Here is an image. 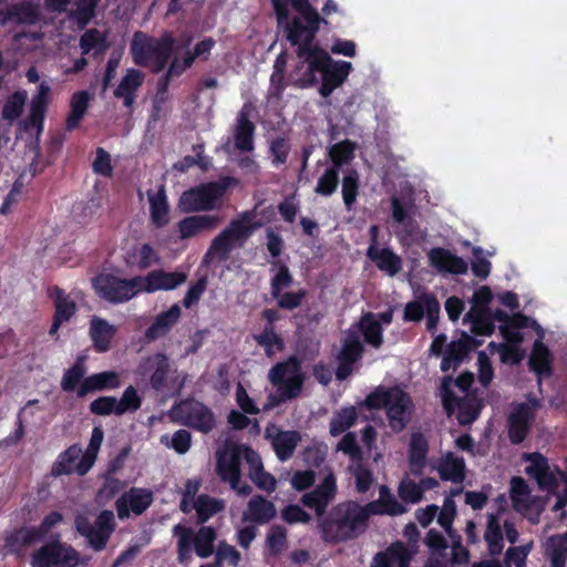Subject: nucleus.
I'll list each match as a JSON object with an SVG mask.
<instances>
[{
    "instance_id": "nucleus-1",
    "label": "nucleus",
    "mask_w": 567,
    "mask_h": 567,
    "mask_svg": "<svg viewBox=\"0 0 567 567\" xmlns=\"http://www.w3.org/2000/svg\"><path fill=\"white\" fill-rule=\"evenodd\" d=\"M368 527L369 516L365 507L357 501L341 502L318 519L321 539L333 545L358 538Z\"/></svg>"
},
{
    "instance_id": "nucleus-2",
    "label": "nucleus",
    "mask_w": 567,
    "mask_h": 567,
    "mask_svg": "<svg viewBox=\"0 0 567 567\" xmlns=\"http://www.w3.org/2000/svg\"><path fill=\"white\" fill-rule=\"evenodd\" d=\"M307 64V69L297 80L299 87H312L318 84L317 73H321V84L319 94L322 97H329L332 92L343 84L352 70V64L348 61H333L326 50L317 51L315 55L306 61H300L296 66L301 71Z\"/></svg>"
},
{
    "instance_id": "nucleus-3",
    "label": "nucleus",
    "mask_w": 567,
    "mask_h": 567,
    "mask_svg": "<svg viewBox=\"0 0 567 567\" xmlns=\"http://www.w3.org/2000/svg\"><path fill=\"white\" fill-rule=\"evenodd\" d=\"M174 44L175 40L168 32L161 38H154L136 31L131 42L133 62L157 74L168 64L174 53Z\"/></svg>"
},
{
    "instance_id": "nucleus-4",
    "label": "nucleus",
    "mask_w": 567,
    "mask_h": 567,
    "mask_svg": "<svg viewBox=\"0 0 567 567\" xmlns=\"http://www.w3.org/2000/svg\"><path fill=\"white\" fill-rule=\"evenodd\" d=\"M252 218L251 213L245 212L240 217L231 219L228 226L212 240L204 255V264L208 265L216 258L220 262L227 261L235 248H243L258 226L252 223Z\"/></svg>"
},
{
    "instance_id": "nucleus-5",
    "label": "nucleus",
    "mask_w": 567,
    "mask_h": 567,
    "mask_svg": "<svg viewBox=\"0 0 567 567\" xmlns=\"http://www.w3.org/2000/svg\"><path fill=\"white\" fill-rule=\"evenodd\" d=\"M176 537V554L179 564L187 565L192 560V554L200 558L210 557L216 548L217 530L213 526H200L197 532L189 526L176 524L172 529Z\"/></svg>"
},
{
    "instance_id": "nucleus-6",
    "label": "nucleus",
    "mask_w": 567,
    "mask_h": 567,
    "mask_svg": "<svg viewBox=\"0 0 567 567\" xmlns=\"http://www.w3.org/2000/svg\"><path fill=\"white\" fill-rule=\"evenodd\" d=\"M328 24V20L321 17H293L281 28L286 33L287 41L297 47L296 54L301 61H306L322 50L315 43L320 24Z\"/></svg>"
},
{
    "instance_id": "nucleus-7",
    "label": "nucleus",
    "mask_w": 567,
    "mask_h": 567,
    "mask_svg": "<svg viewBox=\"0 0 567 567\" xmlns=\"http://www.w3.org/2000/svg\"><path fill=\"white\" fill-rule=\"evenodd\" d=\"M90 557H82L81 554L70 544L55 535L31 555L32 567H79L86 566Z\"/></svg>"
},
{
    "instance_id": "nucleus-8",
    "label": "nucleus",
    "mask_w": 567,
    "mask_h": 567,
    "mask_svg": "<svg viewBox=\"0 0 567 567\" xmlns=\"http://www.w3.org/2000/svg\"><path fill=\"white\" fill-rule=\"evenodd\" d=\"M234 181L233 177H225L220 181L204 183L183 192L178 199L179 210L188 214L214 209L217 200L224 196Z\"/></svg>"
},
{
    "instance_id": "nucleus-9",
    "label": "nucleus",
    "mask_w": 567,
    "mask_h": 567,
    "mask_svg": "<svg viewBox=\"0 0 567 567\" xmlns=\"http://www.w3.org/2000/svg\"><path fill=\"white\" fill-rule=\"evenodd\" d=\"M96 295L113 305L124 303L141 291V276L130 279L112 274H100L92 279Z\"/></svg>"
},
{
    "instance_id": "nucleus-10",
    "label": "nucleus",
    "mask_w": 567,
    "mask_h": 567,
    "mask_svg": "<svg viewBox=\"0 0 567 567\" xmlns=\"http://www.w3.org/2000/svg\"><path fill=\"white\" fill-rule=\"evenodd\" d=\"M181 424L203 434L210 433L216 426V416L212 409L197 400L181 401L173 408Z\"/></svg>"
},
{
    "instance_id": "nucleus-11",
    "label": "nucleus",
    "mask_w": 567,
    "mask_h": 567,
    "mask_svg": "<svg viewBox=\"0 0 567 567\" xmlns=\"http://www.w3.org/2000/svg\"><path fill=\"white\" fill-rule=\"evenodd\" d=\"M453 378L447 375L442 379L441 399L442 405L447 415L457 409V421L462 425L473 423L480 414L477 405L472 400L460 399L452 390Z\"/></svg>"
},
{
    "instance_id": "nucleus-12",
    "label": "nucleus",
    "mask_w": 567,
    "mask_h": 567,
    "mask_svg": "<svg viewBox=\"0 0 567 567\" xmlns=\"http://www.w3.org/2000/svg\"><path fill=\"white\" fill-rule=\"evenodd\" d=\"M414 409L412 398L400 386H392V394L385 410L389 425L395 433L402 432L411 421Z\"/></svg>"
},
{
    "instance_id": "nucleus-13",
    "label": "nucleus",
    "mask_w": 567,
    "mask_h": 567,
    "mask_svg": "<svg viewBox=\"0 0 567 567\" xmlns=\"http://www.w3.org/2000/svg\"><path fill=\"white\" fill-rule=\"evenodd\" d=\"M363 352L364 347L358 332L349 330L346 338L342 340L341 349L337 355V380L343 381L353 373L354 364L361 360Z\"/></svg>"
},
{
    "instance_id": "nucleus-14",
    "label": "nucleus",
    "mask_w": 567,
    "mask_h": 567,
    "mask_svg": "<svg viewBox=\"0 0 567 567\" xmlns=\"http://www.w3.org/2000/svg\"><path fill=\"white\" fill-rule=\"evenodd\" d=\"M265 439L270 442L271 447L280 462L292 457L296 447L301 441V434L295 430H282L275 423H269L265 429Z\"/></svg>"
},
{
    "instance_id": "nucleus-15",
    "label": "nucleus",
    "mask_w": 567,
    "mask_h": 567,
    "mask_svg": "<svg viewBox=\"0 0 567 567\" xmlns=\"http://www.w3.org/2000/svg\"><path fill=\"white\" fill-rule=\"evenodd\" d=\"M154 502L153 492L148 488L131 487L115 502L117 516L121 520L127 519L131 512L140 516L142 515Z\"/></svg>"
},
{
    "instance_id": "nucleus-16",
    "label": "nucleus",
    "mask_w": 567,
    "mask_h": 567,
    "mask_svg": "<svg viewBox=\"0 0 567 567\" xmlns=\"http://www.w3.org/2000/svg\"><path fill=\"white\" fill-rule=\"evenodd\" d=\"M336 477L332 473H329L313 491L305 493L301 496L300 502L303 506L313 509L316 515L321 518L327 514V508L336 497Z\"/></svg>"
},
{
    "instance_id": "nucleus-17",
    "label": "nucleus",
    "mask_w": 567,
    "mask_h": 567,
    "mask_svg": "<svg viewBox=\"0 0 567 567\" xmlns=\"http://www.w3.org/2000/svg\"><path fill=\"white\" fill-rule=\"evenodd\" d=\"M524 458L529 462V465L525 467V473L536 481L542 491L555 493L558 481L550 471L547 457L539 452H534L525 454Z\"/></svg>"
},
{
    "instance_id": "nucleus-18",
    "label": "nucleus",
    "mask_w": 567,
    "mask_h": 567,
    "mask_svg": "<svg viewBox=\"0 0 567 567\" xmlns=\"http://www.w3.org/2000/svg\"><path fill=\"white\" fill-rule=\"evenodd\" d=\"M252 106L245 103L237 114L234 127V144L241 153H250L255 150L256 125L250 121Z\"/></svg>"
},
{
    "instance_id": "nucleus-19",
    "label": "nucleus",
    "mask_w": 567,
    "mask_h": 567,
    "mask_svg": "<svg viewBox=\"0 0 567 567\" xmlns=\"http://www.w3.org/2000/svg\"><path fill=\"white\" fill-rule=\"evenodd\" d=\"M187 280L182 271L152 270L145 277H141V291L153 293L155 291L174 290Z\"/></svg>"
},
{
    "instance_id": "nucleus-20",
    "label": "nucleus",
    "mask_w": 567,
    "mask_h": 567,
    "mask_svg": "<svg viewBox=\"0 0 567 567\" xmlns=\"http://www.w3.org/2000/svg\"><path fill=\"white\" fill-rule=\"evenodd\" d=\"M49 297L52 299L54 303V315L52 324L49 330V334L54 337L58 334L60 327L70 321L71 318L76 313L78 307L74 300L70 298L65 291L54 286L49 291Z\"/></svg>"
},
{
    "instance_id": "nucleus-21",
    "label": "nucleus",
    "mask_w": 567,
    "mask_h": 567,
    "mask_svg": "<svg viewBox=\"0 0 567 567\" xmlns=\"http://www.w3.org/2000/svg\"><path fill=\"white\" fill-rule=\"evenodd\" d=\"M430 265L440 274L465 275L467 262L460 256L443 247H434L429 254Z\"/></svg>"
},
{
    "instance_id": "nucleus-22",
    "label": "nucleus",
    "mask_w": 567,
    "mask_h": 567,
    "mask_svg": "<svg viewBox=\"0 0 567 567\" xmlns=\"http://www.w3.org/2000/svg\"><path fill=\"white\" fill-rule=\"evenodd\" d=\"M50 86L42 82L38 89L37 93L32 96L30 102V112L24 121V128H35L38 133H41L44 128V120L48 112V106L50 102Z\"/></svg>"
},
{
    "instance_id": "nucleus-23",
    "label": "nucleus",
    "mask_w": 567,
    "mask_h": 567,
    "mask_svg": "<svg viewBox=\"0 0 567 567\" xmlns=\"http://www.w3.org/2000/svg\"><path fill=\"white\" fill-rule=\"evenodd\" d=\"M535 417L524 404H516L507 417L508 439L512 444L518 445L525 441L530 432Z\"/></svg>"
},
{
    "instance_id": "nucleus-24",
    "label": "nucleus",
    "mask_w": 567,
    "mask_h": 567,
    "mask_svg": "<svg viewBox=\"0 0 567 567\" xmlns=\"http://www.w3.org/2000/svg\"><path fill=\"white\" fill-rule=\"evenodd\" d=\"M151 371L150 384L155 391H163L168 386V379L172 372V365L168 357L163 352H157L147 357L142 365Z\"/></svg>"
},
{
    "instance_id": "nucleus-25",
    "label": "nucleus",
    "mask_w": 567,
    "mask_h": 567,
    "mask_svg": "<svg viewBox=\"0 0 567 567\" xmlns=\"http://www.w3.org/2000/svg\"><path fill=\"white\" fill-rule=\"evenodd\" d=\"M121 386V377L116 371L107 370L87 375L78 389V398L90 393L115 390Z\"/></svg>"
},
{
    "instance_id": "nucleus-26",
    "label": "nucleus",
    "mask_w": 567,
    "mask_h": 567,
    "mask_svg": "<svg viewBox=\"0 0 567 567\" xmlns=\"http://www.w3.org/2000/svg\"><path fill=\"white\" fill-rule=\"evenodd\" d=\"M221 223L216 215H193L181 219L177 223L178 237L181 240L190 239L203 231L213 230Z\"/></svg>"
},
{
    "instance_id": "nucleus-27",
    "label": "nucleus",
    "mask_w": 567,
    "mask_h": 567,
    "mask_svg": "<svg viewBox=\"0 0 567 567\" xmlns=\"http://www.w3.org/2000/svg\"><path fill=\"white\" fill-rule=\"evenodd\" d=\"M145 75L141 70L134 68L127 69L125 75L113 92L114 96L123 100L124 106L131 110L135 103L137 91L143 85Z\"/></svg>"
},
{
    "instance_id": "nucleus-28",
    "label": "nucleus",
    "mask_w": 567,
    "mask_h": 567,
    "mask_svg": "<svg viewBox=\"0 0 567 567\" xmlns=\"http://www.w3.org/2000/svg\"><path fill=\"white\" fill-rule=\"evenodd\" d=\"M367 257L377 266L379 270L390 277H394L402 269V259L391 248L374 247L369 245Z\"/></svg>"
},
{
    "instance_id": "nucleus-29",
    "label": "nucleus",
    "mask_w": 567,
    "mask_h": 567,
    "mask_svg": "<svg viewBox=\"0 0 567 567\" xmlns=\"http://www.w3.org/2000/svg\"><path fill=\"white\" fill-rule=\"evenodd\" d=\"M182 310L178 303H174L166 311L158 313L151 326L145 331V338L155 341L165 337L172 328L178 322Z\"/></svg>"
},
{
    "instance_id": "nucleus-30",
    "label": "nucleus",
    "mask_w": 567,
    "mask_h": 567,
    "mask_svg": "<svg viewBox=\"0 0 567 567\" xmlns=\"http://www.w3.org/2000/svg\"><path fill=\"white\" fill-rule=\"evenodd\" d=\"M241 453L239 447L230 452L220 453L217 457L216 472L223 482H228L235 487L240 476Z\"/></svg>"
},
{
    "instance_id": "nucleus-31",
    "label": "nucleus",
    "mask_w": 567,
    "mask_h": 567,
    "mask_svg": "<svg viewBox=\"0 0 567 567\" xmlns=\"http://www.w3.org/2000/svg\"><path fill=\"white\" fill-rule=\"evenodd\" d=\"M40 542L34 526H22L6 536L4 548L9 554L21 556L27 547Z\"/></svg>"
},
{
    "instance_id": "nucleus-32",
    "label": "nucleus",
    "mask_w": 567,
    "mask_h": 567,
    "mask_svg": "<svg viewBox=\"0 0 567 567\" xmlns=\"http://www.w3.org/2000/svg\"><path fill=\"white\" fill-rule=\"evenodd\" d=\"M245 458L250 464L249 477L256 486L267 493L277 487L276 478L265 471L258 454L250 447L245 449Z\"/></svg>"
},
{
    "instance_id": "nucleus-33",
    "label": "nucleus",
    "mask_w": 567,
    "mask_h": 567,
    "mask_svg": "<svg viewBox=\"0 0 567 567\" xmlns=\"http://www.w3.org/2000/svg\"><path fill=\"white\" fill-rule=\"evenodd\" d=\"M429 442L423 433L414 432L411 435L409 445V464L411 473L420 476L426 465Z\"/></svg>"
},
{
    "instance_id": "nucleus-34",
    "label": "nucleus",
    "mask_w": 567,
    "mask_h": 567,
    "mask_svg": "<svg viewBox=\"0 0 567 567\" xmlns=\"http://www.w3.org/2000/svg\"><path fill=\"white\" fill-rule=\"evenodd\" d=\"M115 333L116 328L110 324L107 320L96 316L91 319L90 337L96 352L103 353L109 351Z\"/></svg>"
},
{
    "instance_id": "nucleus-35",
    "label": "nucleus",
    "mask_w": 567,
    "mask_h": 567,
    "mask_svg": "<svg viewBox=\"0 0 567 567\" xmlns=\"http://www.w3.org/2000/svg\"><path fill=\"white\" fill-rule=\"evenodd\" d=\"M275 504L261 495L252 496L247 505L244 519L256 524H267L276 517Z\"/></svg>"
},
{
    "instance_id": "nucleus-36",
    "label": "nucleus",
    "mask_w": 567,
    "mask_h": 567,
    "mask_svg": "<svg viewBox=\"0 0 567 567\" xmlns=\"http://www.w3.org/2000/svg\"><path fill=\"white\" fill-rule=\"evenodd\" d=\"M151 221L156 228L165 227L169 221V205L165 186L161 185L156 193L148 190Z\"/></svg>"
},
{
    "instance_id": "nucleus-37",
    "label": "nucleus",
    "mask_w": 567,
    "mask_h": 567,
    "mask_svg": "<svg viewBox=\"0 0 567 567\" xmlns=\"http://www.w3.org/2000/svg\"><path fill=\"white\" fill-rule=\"evenodd\" d=\"M442 481L461 484L465 478V462L453 452H447L436 467Z\"/></svg>"
},
{
    "instance_id": "nucleus-38",
    "label": "nucleus",
    "mask_w": 567,
    "mask_h": 567,
    "mask_svg": "<svg viewBox=\"0 0 567 567\" xmlns=\"http://www.w3.org/2000/svg\"><path fill=\"white\" fill-rule=\"evenodd\" d=\"M544 555L550 561V567H566L567 532L549 536L544 544Z\"/></svg>"
},
{
    "instance_id": "nucleus-39",
    "label": "nucleus",
    "mask_w": 567,
    "mask_h": 567,
    "mask_svg": "<svg viewBox=\"0 0 567 567\" xmlns=\"http://www.w3.org/2000/svg\"><path fill=\"white\" fill-rule=\"evenodd\" d=\"M159 260L156 251L150 244L135 245L126 251L125 264L146 270Z\"/></svg>"
},
{
    "instance_id": "nucleus-40",
    "label": "nucleus",
    "mask_w": 567,
    "mask_h": 567,
    "mask_svg": "<svg viewBox=\"0 0 567 567\" xmlns=\"http://www.w3.org/2000/svg\"><path fill=\"white\" fill-rule=\"evenodd\" d=\"M90 94L86 91L75 92L70 100V112L65 121L66 131L75 130L83 120L89 107Z\"/></svg>"
},
{
    "instance_id": "nucleus-41",
    "label": "nucleus",
    "mask_w": 567,
    "mask_h": 567,
    "mask_svg": "<svg viewBox=\"0 0 567 567\" xmlns=\"http://www.w3.org/2000/svg\"><path fill=\"white\" fill-rule=\"evenodd\" d=\"M369 518L377 515L400 516L408 512V506L400 503L394 495L385 499H377L364 505Z\"/></svg>"
},
{
    "instance_id": "nucleus-42",
    "label": "nucleus",
    "mask_w": 567,
    "mask_h": 567,
    "mask_svg": "<svg viewBox=\"0 0 567 567\" xmlns=\"http://www.w3.org/2000/svg\"><path fill=\"white\" fill-rule=\"evenodd\" d=\"M509 497L513 507L517 512H526L530 508L533 497L530 495V488L526 481L520 476H514L511 480Z\"/></svg>"
},
{
    "instance_id": "nucleus-43",
    "label": "nucleus",
    "mask_w": 567,
    "mask_h": 567,
    "mask_svg": "<svg viewBox=\"0 0 567 567\" xmlns=\"http://www.w3.org/2000/svg\"><path fill=\"white\" fill-rule=\"evenodd\" d=\"M81 453L82 450L76 444L69 446L65 451L60 453L56 461L52 465V476L59 477L73 473L76 470L75 462L79 460Z\"/></svg>"
},
{
    "instance_id": "nucleus-44",
    "label": "nucleus",
    "mask_w": 567,
    "mask_h": 567,
    "mask_svg": "<svg viewBox=\"0 0 567 567\" xmlns=\"http://www.w3.org/2000/svg\"><path fill=\"white\" fill-rule=\"evenodd\" d=\"M358 421V411L353 405L343 406L338 410L330 421L329 432L331 436H338L347 432Z\"/></svg>"
},
{
    "instance_id": "nucleus-45",
    "label": "nucleus",
    "mask_w": 567,
    "mask_h": 567,
    "mask_svg": "<svg viewBox=\"0 0 567 567\" xmlns=\"http://www.w3.org/2000/svg\"><path fill=\"white\" fill-rule=\"evenodd\" d=\"M197 513V523L205 524L210 517L221 512L225 508L223 499L214 498L207 494L197 496L194 503Z\"/></svg>"
},
{
    "instance_id": "nucleus-46",
    "label": "nucleus",
    "mask_w": 567,
    "mask_h": 567,
    "mask_svg": "<svg viewBox=\"0 0 567 567\" xmlns=\"http://www.w3.org/2000/svg\"><path fill=\"white\" fill-rule=\"evenodd\" d=\"M86 367L83 357H79L75 362L66 369L61 380V389L64 392L78 391L82 381L86 378Z\"/></svg>"
},
{
    "instance_id": "nucleus-47",
    "label": "nucleus",
    "mask_w": 567,
    "mask_h": 567,
    "mask_svg": "<svg viewBox=\"0 0 567 567\" xmlns=\"http://www.w3.org/2000/svg\"><path fill=\"white\" fill-rule=\"evenodd\" d=\"M359 329L364 337V341L375 349H379L383 343L382 327L377 321L371 312L365 313L360 322Z\"/></svg>"
},
{
    "instance_id": "nucleus-48",
    "label": "nucleus",
    "mask_w": 567,
    "mask_h": 567,
    "mask_svg": "<svg viewBox=\"0 0 567 567\" xmlns=\"http://www.w3.org/2000/svg\"><path fill=\"white\" fill-rule=\"evenodd\" d=\"M301 361L296 355H290L288 359L277 362L269 370V381L271 384H280L288 377L300 372Z\"/></svg>"
},
{
    "instance_id": "nucleus-49",
    "label": "nucleus",
    "mask_w": 567,
    "mask_h": 567,
    "mask_svg": "<svg viewBox=\"0 0 567 567\" xmlns=\"http://www.w3.org/2000/svg\"><path fill=\"white\" fill-rule=\"evenodd\" d=\"M528 364L530 370L538 374L550 372L551 354L543 341L536 340L534 342Z\"/></svg>"
},
{
    "instance_id": "nucleus-50",
    "label": "nucleus",
    "mask_w": 567,
    "mask_h": 567,
    "mask_svg": "<svg viewBox=\"0 0 567 567\" xmlns=\"http://www.w3.org/2000/svg\"><path fill=\"white\" fill-rule=\"evenodd\" d=\"M28 94L25 91L13 92L6 101L2 107V118L9 122L18 120L24 109Z\"/></svg>"
},
{
    "instance_id": "nucleus-51",
    "label": "nucleus",
    "mask_w": 567,
    "mask_h": 567,
    "mask_svg": "<svg viewBox=\"0 0 567 567\" xmlns=\"http://www.w3.org/2000/svg\"><path fill=\"white\" fill-rule=\"evenodd\" d=\"M291 151V143L287 136L279 135L274 137L269 143V154L271 165L279 167L286 164L289 153Z\"/></svg>"
},
{
    "instance_id": "nucleus-52",
    "label": "nucleus",
    "mask_w": 567,
    "mask_h": 567,
    "mask_svg": "<svg viewBox=\"0 0 567 567\" xmlns=\"http://www.w3.org/2000/svg\"><path fill=\"white\" fill-rule=\"evenodd\" d=\"M254 340L264 348L268 358H272L276 350L282 351L285 349L284 339L275 330H262L260 333L254 334Z\"/></svg>"
},
{
    "instance_id": "nucleus-53",
    "label": "nucleus",
    "mask_w": 567,
    "mask_h": 567,
    "mask_svg": "<svg viewBox=\"0 0 567 567\" xmlns=\"http://www.w3.org/2000/svg\"><path fill=\"white\" fill-rule=\"evenodd\" d=\"M359 187L358 172L355 169L348 171L342 179V199L348 210H351L357 202Z\"/></svg>"
},
{
    "instance_id": "nucleus-54",
    "label": "nucleus",
    "mask_w": 567,
    "mask_h": 567,
    "mask_svg": "<svg viewBox=\"0 0 567 567\" xmlns=\"http://www.w3.org/2000/svg\"><path fill=\"white\" fill-rule=\"evenodd\" d=\"M354 148V143L349 140L333 144L329 152L332 162L331 167L340 171L342 165L349 163L353 158Z\"/></svg>"
},
{
    "instance_id": "nucleus-55",
    "label": "nucleus",
    "mask_w": 567,
    "mask_h": 567,
    "mask_svg": "<svg viewBox=\"0 0 567 567\" xmlns=\"http://www.w3.org/2000/svg\"><path fill=\"white\" fill-rule=\"evenodd\" d=\"M392 394V386L385 388L379 385L372 392H370L363 401L359 403L360 408H365L368 410H382L385 409L389 404V399Z\"/></svg>"
},
{
    "instance_id": "nucleus-56",
    "label": "nucleus",
    "mask_w": 567,
    "mask_h": 567,
    "mask_svg": "<svg viewBox=\"0 0 567 567\" xmlns=\"http://www.w3.org/2000/svg\"><path fill=\"white\" fill-rule=\"evenodd\" d=\"M80 48L82 54H89L93 49H96L95 53L103 52L106 48L105 37L100 33L96 29H90L85 31L80 38Z\"/></svg>"
},
{
    "instance_id": "nucleus-57",
    "label": "nucleus",
    "mask_w": 567,
    "mask_h": 567,
    "mask_svg": "<svg viewBox=\"0 0 567 567\" xmlns=\"http://www.w3.org/2000/svg\"><path fill=\"white\" fill-rule=\"evenodd\" d=\"M142 398L133 385H128L120 400H117V416L125 413H134L142 406Z\"/></svg>"
},
{
    "instance_id": "nucleus-58",
    "label": "nucleus",
    "mask_w": 567,
    "mask_h": 567,
    "mask_svg": "<svg viewBox=\"0 0 567 567\" xmlns=\"http://www.w3.org/2000/svg\"><path fill=\"white\" fill-rule=\"evenodd\" d=\"M339 185V171L333 167H328L319 177L315 188L316 194L321 196H331Z\"/></svg>"
},
{
    "instance_id": "nucleus-59",
    "label": "nucleus",
    "mask_w": 567,
    "mask_h": 567,
    "mask_svg": "<svg viewBox=\"0 0 567 567\" xmlns=\"http://www.w3.org/2000/svg\"><path fill=\"white\" fill-rule=\"evenodd\" d=\"M423 542L430 549L432 556H435L437 558H445L449 544L442 533H440L435 528H431L426 533Z\"/></svg>"
},
{
    "instance_id": "nucleus-60",
    "label": "nucleus",
    "mask_w": 567,
    "mask_h": 567,
    "mask_svg": "<svg viewBox=\"0 0 567 567\" xmlns=\"http://www.w3.org/2000/svg\"><path fill=\"white\" fill-rule=\"evenodd\" d=\"M267 546L272 556H278L287 546V530L281 525L271 526L267 534Z\"/></svg>"
},
{
    "instance_id": "nucleus-61",
    "label": "nucleus",
    "mask_w": 567,
    "mask_h": 567,
    "mask_svg": "<svg viewBox=\"0 0 567 567\" xmlns=\"http://www.w3.org/2000/svg\"><path fill=\"white\" fill-rule=\"evenodd\" d=\"M241 560L240 553L226 540H220L215 550V563L221 567L224 561H227L230 566L237 567Z\"/></svg>"
},
{
    "instance_id": "nucleus-62",
    "label": "nucleus",
    "mask_w": 567,
    "mask_h": 567,
    "mask_svg": "<svg viewBox=\"0 0 567 567\" xmlns=\"http://www.w3.org/2000/svg\"><path fill=\"white\" fill-rule=\"evenodd\" d=\"M470 320L472 322V333L475 336H491L495 326L493 321L485 313H473V310L465 315L464 321Z\"/></svg>"
},
{
    "instance_id": "nucleus-63",
    "label": "nucleus",
    "mask_w": 567,
    "mask_h": 567,
    "mask_svg": "<svg viewBox=\"0 0 567 567\" xmlns=\"http://www.w3.org/2000/svg\"><path fill=\"white\" fill-rule=\"evenodd\" d=\"M426 296H433L432 293H422L416 300L408 302L403 311V320L405 322H419L423 319L427 306H425Z\"/></svg>"
},
{
    "instance_id": "nucleus-64",
    "label": "nucleus",
    "mask_w": 567,
    "mask_h": 567,
    "mask_svg": "<svg viewBox=\"0 0 567 567\" xmlns=\"http://www.w3.org/2000/svg\"><path fill=\"white\" fill-rule=\"evenodd\" d=\"M303 382L305 375L300 371L285 379L282 383L274 385L278 388V391L281 392L282 395L286 396V399L291 400L297 398L301 393Z\"/></svg>"
}]
</instances>
